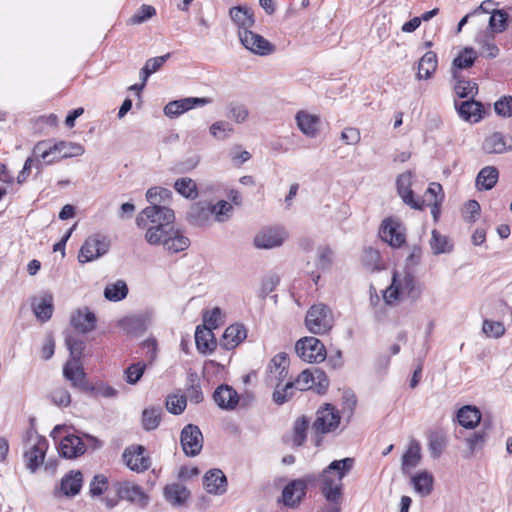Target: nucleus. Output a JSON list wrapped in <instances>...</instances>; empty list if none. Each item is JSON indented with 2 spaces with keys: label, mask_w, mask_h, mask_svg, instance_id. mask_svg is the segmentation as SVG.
Here are the masks:
<instances>
[{
  "label": "nucleus",
  "mask_w": 512,
  "mask_h": 512,
  "mask_svg": "<svg viewBox=\"0 0 512 512\" xmlns=\"http://www.w3.org/2000/svg\"><path fill=\"white\" fill-rule=\"evenodd\" d=\"M422 291V285L413 273L407 270L394 271L391 284L383 292V299L390 306L404 299L415 303L421 298Z\"/></svg>",
  "instance_id": "obj_1"
},
{
  "label": "nucleus",
  "mask_w": 512,
  "mask_h": 512,
  "mask_svg": "<svg viewBox=\"0 0 512 512\" xmlns=\"http://www.w3.org/2000/svg\"><path fill=\"white\" fill-rule=\"evenodd\" d=\"M353 458L332 461L319 475L321 492L326 500L341 499L342 480L351 471Z\"/></svg>",
  "instance_id": "obj_2"
},
{
  "label": "nucleus",
  "mask_w": 512,
  "mask_h": 512,
  "mask_svg": "<svg viewBox=\"0 0 512 512\" xmlns=\"http://www.w3.org/2000/svg\"><path fill=\"white\" fill-rule=\"evenodd\" d=\"M340 420L339 411L331 404H325L317 410L311 427L312 440L316 447L321 446L323 435L332 433L339 427Z\"/></svg>",
  "instance_id": "obj_3"
},
{
  "label": "nucleus",
  "mask_w": 512,
  "mask_h": 512,
  "mask_svg": "<svg viewBox=\"0 0 512 512\" xmlns=\"http://www.w3.org/2000/svg\"><path fill=\"white\" fill-rule=\"evenodd\" d=\"M46 145L45 142L37 143L33 153L48 164L62 158L81 156L84 153V147L74 142L60 141L50 147H46Z\"/></svg>",
  "instance_id": "obj_4"
},
{
  "label": "nucleus",
  "mask_w": 512,
  "mask_h": 512,
  "mask_svg": "<svg viewBox=\"0 0 512 512\" xmlns=\"http://www.w3.org/2000/svg\"><path fill=\"white\" fill-rule=\"evenodd\" d=\"M307 329L314 334L328 332L333 326V315L325 304H315L307 312L305 318Z\"/></svg>",
  "instance_id": "obj_5"
},
{
  "label": "nucleus",
  "mask_w": 512,
  "mask_h": 512,
  "mask_svg": "<svg viewBox=\"0 0 512 512\" xmlns=\"http://www.w3.org/2000/svg\"><path fill=\"white\" fill-rule=\"evenodd\" d=\"M27 444L29 448L24 453V459L26 461V467L34 473L43 464L46 450L48 448V442L46 438L40 436L34 432L28 433Z\"/></svg>",
  "instance_id": "obj_6"
},
{
  "label": "nucleus",
  "mask_w": 512,
  "mask_h": 512,
  "mask_svg": "<svg viewBox=\"0 0 512 512\" xmlns=\"http://www.w3.org/2000/svg\"><path fill=\"white\" fill-rule=\"evenodd\" d=\"M175 220L174 211L166 206H148L137 216L136 223L145 228L150 222L153 225L171 226Z\"/></svg>",
  "instance_id": "obj_7"
},
{
  "label": "nucleus",
  "mask_w": 512,
  "mask_h": 512,
  "mask_svg": "<svg viewBox=\"0 0 512 512\" xmlns=\"http://www.w3.org/2000/svg\"><path fill=\"white\" fill-rule=\"evenodd\" d=\"M295 351L303 361L309 363H319L326 358L325 346L316 337L301 338L296 342Z\"/></svg>",
  "instance_id": "obj_8"
},
{
  "label": "nucleus",
  "mask_w": 512,
  "mask_h": 512,
  "mask_svg": "<svg viewBox=\"0 0 512 512\" xmlns=\"http://www.w3.org/2000/svg\"><path fill=\"white\" fill-rule=\"evenodd\" d=\"M109 250V240L106 236L95 234L88 237L82 245L78 259L81 263L93 261Z\"/></svg>",
  "instance_id": "obj_9"
},
{
  "label": "nucleus",
  "mask_w": 512,
  "mask_h": 512,
  "mask_svg": "<svg viewBox=\"0 0 512 512\" xmlns=\"http://www.w3.org/2000/svg\"><path fill=\"white\" fill-rule=\"evenodd\" d=\"M116 493L120 499L129 501L140 508H146L150 502V496L140 485L132 481L118 482Z\"/></svg>",
  "instance_id": "obj_10"
},
{
  "label": "nucleus",
  "mask_w": 512,
  "mask_h": 512,
  "mask_svg": "<svg viewBox=\"0 0 512 512\" xmlns=\"http://www.w3.org/2000/svg\"><path fill=\"white\" fill-rule=\"evenodd\" d=\"M316 480L313 475H307L302 479H295L289 482L282 491L283 503L289 507H296L306 494L309 483Z\"/></svg>",
  "instance_id": "obj_11"
},
{
  "label": "nucleus",
  "mask_w": 512,
  "mask_h": 512,
  "mask_svg": "<svg viewBox=\"0 0 512 512\" xmlns=\"http://www.w3.org/2000/svg\"><path fill=\"white\" fill-rule=\"evenodd\" d=\"M180 443L187 456H197L203 447V435L199 427L193 424L184 426L180 435Z\"/></svg>",
  "instance_id": "obj_12"
},
{
  "label": "nucleus",
  "mask_w": 512,
  "mask_h": 512,
  "mask_svg": "<svg viewBox=\"0 0 512 512\" xmlns=\"http://www.w3.org/2000/svg\"><path fill=\"white\" fill-rule=\"evenodd\" d=\"M288 234L281 227H267L259 231L254 237V245L258 249H272L281 246Z\"/></svg>",
  "instance_id": "obj_13"
},
{
  "label": "nucleus",
  "mask_w": 512,
  "mask_h": 512,
  "mask_svg": "<svg viewBox=\"0 0 512 512\" xmlns=\"http://www.w3.org/2000/svg\"><path fill=\"white\" fill-rule=\"evenodd\" d=\"M145 447L142 445H135L127 447L122 455L125 465L132 471L144 472L151 466V459L145 455Z\"/></svg>",
  "instance_id": "obj_14"
},
{
  "label": "nucleus",
  "mask_w": 512,
  "mask_h": 512,
  "mask_svg": "<svg viewBox=\"0 0 512 512\" xmlns=\"http://www.w3.org/2000/svg\"><path fill=\"white\" fill-rule=\"evenodd\" d=\"M186 219L194 227L206 228L211 226L213 223L211 202L198 201L193 203L187 212Z\"/></svg>",
  "instance_id": "obj_15"
},
{
  "label": "nucleus",
  "mask_w": 512,
  "mask_h": 512,
  "mask_svg": "<svg viewBox=\"0 0 512 512\" xmlns=\"http://www.w3.org/2000/svg\"><path fill=\"white\" fill-rule=\"evenodd\" d=\"M240 42L252 53L260 56L270 55L275 51V46L260 34L250 31H243L240 34Z\"/></svg>",
  "instance_id": "obj_16"
},
{
  "label": "nucleus",
  "mask_w": 512,
  "mask_h": 512,
  "mask_svg": "<svg viewBox=\"0 0 512 512\" xmlns=\"http://www.w3.org/2000/svg\"><path fill=\"white\" fill-rule=\"evenodd\" d=\"M211 102H212V100L210 98H205V97H203V98L188 97V98H183L180 100H174V101L169 102L164 107V113L166 116L174 118V117H177V116L181 115L182 113H184L194 107L204 106Z\"/></svg>",
  "instance_id": "obj_17"
},
{
  "label": "nucleus",
  "mask_w": 512,
  "mask_h": 512,
  "mask_svg": "<svg viewBox=\"0 0 512 512\" xmlns=\"http://www.w3.org/2000/svg\"><path fill=\"white\" fill-rule=\"evenodd\" d=\"M289 359L286 353L275 355L267 367V381L270 385L282 382L288 374Z\"/></svg>",
  "instance_id": "obj_18"
},
{
  "label": "nucleus",
  "mask_w": 512,
  "mask_h": 512,
  "mask_svg": "<svg viewBox=\"0 0 512 512\" xmlns=\"http://www.w3.org/2000/svg\"><path fill=\"white\" fill-rule=\"evenodd\" d=\"M380 236L392 247H400L405 242V234L402 231L401 224L391 218L383 221Z\"/></svg>",
  "instance_id": "obj_19"
},
{
  "label": "nucleus",
  "mask_w": 512,
  "mask_h": 512,
  "mask_svg": "<svg viewBox=\"0 0 512 512\" xmlns=\"http://www.w3.org/2000/svg\"><path fill=\"white\" fill-rule=\"evenodd\" d=\"M411 172L400 174L396 181L397 191L403 202L414 209H422L425 201L414 199V193L411 190Z\"/></svg>",
  "instance_id": "obj_20"
},
{
  "label": "nucleus",
  "mask_w": 512,
  "mask_h": 512,
  "mask_svg": "<svg viewBox=\"0 0 512 512\" xmlns=\"http://www.w3.org/2000/svg\"><path fill=\"white\" fill-rule=\"evenodd\" d=\"M63 375L66 380L70 381L72 386L80 390L88 388L86 374L81 365V361L68 360L63 367Z\"/></svg>",
  "instance_id": "obj_21"
},
{
  "label": "nucleus",
  "mask_w": 512,
  "mask_h": 512,
  "mask_svg": "<svg viewBox=\"0 0 512 512\" xmlns=\"http://www.w3.org/2000/svg\"><path fill=\"white\" fill-rule=\"evenodd\" d=\"M213 399L217 406L223 410H233L239 402V396L231 386L222 384L213 393Z\"/></svg>",
  "instance_id": "obj_22"
},
{
  "label": "nucleus",
  "mask_w": 512,
  "mask_h": 512,
  "mask_svg": "<svg viewBox=\"0 0 512 512\" xmlns=\"http://www.w3.org/2000/svg\"><path fill=\"white\" fill-rule=\"evenodd\" d=\"M229 15L234 24L238 27L239 37L243 31H250V28H252L255 24L254 13L249 7H232L229 10Z\"/></svg>",
  "instance_id": "obj_23"
},
{
  "label": "nucleus",
  "mask_w": 512,
  "mask_h": 512,
  "mask_svg": "<svg viewBox=\"0 0 512 512\" xmlns=\"http://www.w3.org/2000/svg\"><path fill=\"white\" fill-rule=\"evenodd\" d=\"M482 149L488 154H502L512 150V139L500 132H494L485 138Z\"/></svg>",
  "instance_id": "obj_24"
},
{
  "label": "nucleus",
  "mask_w": 512,
  "mask_h": 512,
  "mask_svg": "<svg viewBox=\"0 0 512 512\" xmlns=\"http://www.w3.org/2000/svg\"><path fill=\"white\" fill-rule=\"evenodd\" d=\"M86 451L82 439L76 435H66L60 442L59 453L68 459L78 457Z\"/></svg>",
  "instance_id": "obj_25"
},
{
  "label": "nucleus",
  "mask_w": 512,
  "mask_h": 512,
  "mask_svg": "<svg viewBox=\"0 0 512 512\" xmlns=\"http://www.w3.org/2000/svg\"><path fill=\"white\" fill-rule=\"evenodd\" d=\"M296 123L299 130L307 137L314 138L318 134L320 118L317 115L301 110L296 116Z\"/></svg>",
  "instance_id": "obj_26"
},
{
  "label": "nucleus",
  "mask_w": 512,
  "mask_h": 512,
  "mask_svg": "<svg viewBox=\"0 0 512 512\" xmlns=\"http://www.w3.org/2000/svg\"><path fill=\"white\" fill-rule=\"evenodd\" d=\"M203 485L208 493L223 494L226 491L227 479L220 469H212L205 474Z\"/></svg>",
  "instance_id": "obj_27"
},
{
  "label": "nucleus",
  "mask_w": 512,
  "mask_h": 512,
  "mask_svg": "<svg viewBox=\"0 0 512 512\" xmlns=\"http://www.w3.org/2000/svg\"><path fill=\"white\" fill-rule=\"evenodd\" d=\"M71 324L75 329L82 333H88L96 326V316L92 311L85 307L77 310L72 315Z\"/></svg>",
  "instance_id": "obj_28"
},
{
  "label": "nucleus",
  "mask_w": 512,
  "mask_h": 512,
  "mask_svg": "<svg viewBox=\"0 0 512 512\" xmlns=\"http://www.w3.org/2000/svg\"><path fill=\"white\" fill-rule=\"evenodd\" d=\"M82 483V473L80 471L71 470L62 478L60 491L67 497H73L80 492Z\"/></svg>",
  "instance_id": "obj_29"
},
{
  "label": "nucleus",
  "mask_w": 512,
  "mask_h": 512,
  "mask_svg": "<svg viewBox=\"0 0 512 512\" xmlns=\"http://www.w3.org/2000/svg\"><path fill=\"white\" fill-rule=\"evenodd\" d=\"M455 107L460 117L466 121L478 122L482 118L483 106L473 98L460 104L455 103Z\"/></svg>",
  "instance_id": "obj_30"
},
{
  "label": "nucleus",
  "mask_w": 512,
  "mask_h": 512,
  "mask_svg": "<svg viewBox=\"0 0 512 512\" xmlns=\"http://www.w3.org/2000/svg\"><path fill=\"white\" fill-rule=\"evenodd\" d=\"M246 336V329L243 325H230L223 334L221 346L227 350L233 349L238 346Z\"/></svg>",
  "instance_id": "obj_31"
},
{
  "label": "nucleus",
  "mask_w": 512,
  "mask_h": 512,
  "mask_svg": "<svg viewBox=\"0 0 512 512\" xmlns=\"http://www.w3.org/2000/svg\"><path fill=\"white\" fill-rule=\"evenodd\" d=\"M190 245L188 237L184 236L178 229L170 227L168 237L164 239V248L171 253H178L186 250Z\"/></svg>",
  "instance_id": "obj_32"
},
{
  "label": "nucleus",
  "mask_w": 512,
  "mask_h": 512,
  "mask_svg": "<svg viewBox=\"0 0 512 512\" xmlns=\"http://www.w3.org/2000/svg\"><path fill=\"white\" fill-rule=\"evenodd\" d=\"M165 499L173 506H181L190 496L189 490L181 483H172L164 488Z\"/></svg>",
  "instance_id": "obj_33"
},
{
  "label": "nucleus",
  "mask_w": 512,
  "mask_h": 512,
  "mask_svg": "<svg viewBox=\"0 0 512 512\" xmlns=\"http://www.w3.org/2000/svg\"><path fill=\"white\" fill-rule=\"evenodd\" d=\"M195 342L200 353H211L216 348V340L212 329L198 326L195 331Z\"/></svg>",
  "instance_id": "obj_34"
},
{
  "label": "nucleus",
  "mask_w": 512,
  "mask_h": 512,
  "mask_svg": "<svg viewBox=\"0 0 512 512\" xmlns=\"http://www.w3.org/2000/svg\"><path fill=\"white\" fill-rule=\"evenodd\" d=\"M438 65L437 55L433 51L426 52L418 63L417 79H430Z\"/></svg>",
  "instance_id": "obj_35"
},
{
  "label": "nucleus",
  "mask_w": 512,
  "mask_h": 512,
  "mask_svg": "<svg viewBox=\"0 0 512 512\" xmlns=\"http://www.w3.org/2000/svg\"><path fill=\"white\" fill-rule=\"evenodd\" d=\"M32 309L35 316L42 322L48 321L53 312V296L45 294L38 300L35 299L32 303Z\"/></svg>",
  "instance_id": "obj_36"
},
{
  "label": "nucleus",
  "mask_w": 512,
  "mask_h": 512,
  "mask_svg": "<svg viewBox=\"0 0 512 512\" xmlns=\"http://www.w3.org/2000/svg\"><path fill=\"white\" fill-rule=\"evenodd\" d=\"M420 445L413 441L410 443L407 451L402 456L401 469L404 474H409L421 460Z\"/></svg>",
  "instance_id": "obj_37"
},
{
  "label": "nucleus",
  "mask_w": 512,
  "mask_h": 512,
  "mask_svg": "<svg viewBox=\"0 0 512 512\" xmlns=\"http://www.w3.org/2000/svg\"><path fill=\"white\" fill-rule=\"evenodd\" d=\"M488 439V433L485 429L475 431L471 433L465 439V443L468 447L467 452L465 453V458H471L475 453L483 450Z\"/></svg>",
  "instance_id": "obj_38"
},
{
  "label": "nucleus",
  "mask_w": 512,
  "mask_h": 512,
  "mask_svg": "<svg viewBox=\"0 0 512 512\" xmlns=\"http://www.w3.org/2000/svg\"><path fill=\"white\" fill-rule=\"evenodd\" d=\"M457 420L461 426L472 429L480 422L481 413L475 406L467 405L458 410Z\"/></svg>",
  "instance_id": "obj_39"
},
{
  "label": "nucleus",
  "mask_w": 512,
  "mask_h": 512,
  "mask_svg": "<svg viewBox=\"0 0 512 512\" xmlns=\"http://www.w3.org/2000/svg\"><path fill=\"white\" fill-rule=\"evenodd\" d=\"M498 178L499 172L496 167H484L476 177V186L479 190H490L496 185Z\"/></svg>",
  "instance_id": "obj_40"
},
{
  "label": "nucleus",
  "mask_w": 512,
  "mask_h": 512,
  "mask_svg": "<svg viewBox=\"0 0 512 512\" xmlns=\"http://www.w3.org/2000/svg\"><path fill=\"white\" fill-rule=\"evenodd\" d=\"M174 189L184 198L194 200L198 197L196 182L188 177H182L175 181Z\"/></svg>",
  "instance_id": "obj_41"
},
{
  "label": "nucleus",
  "mask_w": 512,
  "mask_h": 512,
  "mask_svg": "<svg viewBox=\"0 0 512 512\" xmlns=\"http://www.w3.org/2000/svg\"><path fill=\"white\" fill-rule=\"evenodd\" d=\"M494 34L484 33L476 38V42L480 45L481 54L487 58L493 59L499 55V48L494 42Z\"/></svg>",
  "instance_id": "obj_42"
},
{
  "label": "nucleus",
  "mask_w": 512,
  "mask_h": 512,
  "mask_svg": "<svg viewBox=\"0 0 512 512\" xmlns=\"http://www.w3.org/2000/svg\"><path fill=\"white\" fill-rule=\"evenodd\" d=\"M119 325L126 334L133 336L142 334L146 329L144 319L140 316L125 317Z\"/></svg>",
  "instance_id": "obj_43"
},
{
  "label": "nucleus",
  "mask_w": 512,
  "mask_h": 512,
  "mask_svg": "<svg viewBox=\"0 0 512 512\" xmlns=\"http://www.w3.org/2000/svg\"><path fill=\"white\" fill-rule=\"evenodd\" d=\"M509 14L504 9H494L489 19L491 33H503L508 28Z\"/></svg>",
  "instance_id": "obj_44"
},
{
  "label": "nucleus",
  "mask_w": 512,
  "mask_h": 512,
  "mask_svg": "<svg viewBox=\"0 0 512 512\" xmlns=\"http://www.w3.org/2000/svg\"><path fill=\"white\" fill-rule=\"evenodd\" d=\"M430 247L434 255L450 253L453 249V245L447 236L442 235L437 230H433L431 233Z\"/></svg>",
  "instance_id": "obj_45"
},
{
  "label": "nucleus",
  "mask_w": 512,
  "mask_h": 512,
  "mask_svg": "<svg viewBox=\"0 0 512 512\" xmlns=\"http://www.w3.org/2000/svg\"><path fill=\"white\" fill-rule=\"evenodd\" d=\"M162 409L160 406L149 407L142 412V425L146 431L156 429L161 421Z\"/></svg>",
  "instance_id": "obj_46"
},
{
  "label": "nucleus",
  "mask_w": 512,
  "mask_h": 512,
  "mask_svg": "<svg viewBox=\"0 0 512 512\" xmlns=\"http://www.w3.org/2000/svg\"><path fill=\"white\" fill-rule=\"evenodd\" d=\"M416 492L423 496L429 495L432 491L433 476L427 471L414 475L411 479Z\"/></svg>",
  "instance_id": "obj_47"
},
{
  "label": "nucleus",
  "mask_w": 512,
  "mask_h": 512,
  "mask_svg": "<svg viewBox=\"0 0 512 512\" xmlns=\"http://www.w3.org/2000/svg\"><path fill=\"white\" fill-rule=\"evenodd\" d=\"M281 383L282 382L273 384L275 385V390L272 399L277 405H282L289 401L293 397L294 390L296 389L294 383L291 381L287 382L285 385Z\"/></svg>",
  "instance_id": "obj_48"
},
{
  "label": "nucleus",
  "mask_w": 512,
  "mask_h": 512,
  "mask_svg": "<svg viewBox=\"0 0 512 512\" xmlns=\"http://www.w3.org/2000/svg\"><path fill=\"white\" fill-rule=\"evenodd\" d=\"M211 212L213 220L224 223L231 218L233 206L225 200H220L215 204L211 203Z\"/></svg>",
  "instance_id": "obj_49"
},
{
  "label": "nucleus",
  "mask_w": 512,
  "mask_h": 512,
  "mask_svg": "<svg viewBox=\"0 0 512 512\" xmlns=\"http://www.w3.org/2000/svg\"><path fill=\"white\" fill-rule=\"evenodd\" d=\"M171 226L152 225L147 229L145 239L151 245L164 244V239L168 237Z\"/></svg>",
  "instance_id": "obj_50"
},
{
  "label": "nucleus",
  "mask_w": 512,
  "mask_h": 512,
  "mask_svg": "<svg viewBox=\"0 0 512 512\" xmlns=\"http://www.w3.org/2000/svg\"><path fill=\"white\" fill-rule=\"evenodd\" d=\"M128 287L122 280H118L116 283L109 284L104 290V296L110 301H120L127 296Z\"/></svg>",
  "instance_id": "obj_51"
},
{
  "label": "nucleus",
  "mask_w": 512,
  "mask_h": 512,
  "mask_svg": "<svg viewBox=\"0 0 512 512\" xmlns=\"http://www.w3.org/2000/svg\"><path fill=\"white\" fill-rule=\"evenodd\" d=\"M310 426V421L306 416H301L294 422V435L293 442L297 446H302L307 437V430Z\"/></svg>",
  "instance_id": "obj_52"
},
{
  "label": "nucleus",
  "mask_w": 512,
  "mask_h": 512,
  "mask_svg": "<svg viewBox=\"0 0 512 512\" xmlns=\"http://www.w3.org/2000/svg\"><path fill=\"white\" fill-rule=\"evenodd\" d=\"M171 197L172 192L162 187H152L146 193V199L151 206H161L160 203L169 200Z\"/></svg>",
  "instance_id": "obj_53"
},
{
  "label": "nucleus",
  "mask_w": 512,
  "mask_h": 512,
  "mask_svg": "<svg viewBox=\"0 0 512 512\" xmlns=\"http://www.w3.org/2000/svg\"><path fill=\"white\" fill-rule=\"evenodd\" d=\"M477 58L476 51L471 47L464 48L454 59L453 66L458 69H466L471 67Z\"/></svg>",
  "instance_id": "obj_54"
},
{
  "label": "nucleus",
  "mask_w": 512,
  "mask_h": 512,
  "mask_svg": "<svg viewBox=\"0 0 512 512\" xmlns=\"http://www.w3.org/2000/svg\"><path fill=\"white\" fill-rule=\"evenodd\" d=\"M189 387L187 388L186 398L191 402L198 404L203 400V393L198 381L196 373H189L188 375Z\"/></svg>",
  "instance_id": "obj_55"
},
{
  "label": "nucleus",
  "mask_w": 512,
  "mask_h": 512,
  "mask_svg": "<svg viewBox=\"0 0 512 512\" xmlns=\"http://www.w3.org/2000/svg\"><path fill=\"white\" fill-rule=\"evenodd\" d=\"M146 369L144 362L132 363L124 371L125 381L130 385H135L143 376Z\"/></svg>",
  "instance_id": "obj_56"
},
{
  "label": "nucleus",
  "mask_w": 512,
  "mask_h": 512,
  "mask_svg": "<svg viewBox=\"0 0 512 512\" xmlns=\"http://www.w3.org/2000/svg\"><path fill=\"white\" fill-rule=\"evenodd\" d=\"M454 91L460 98H474L478 92L477 84L469 80H458Z\"/></svg>",
  "instance_id": "obj_57"
},
{
  "label": "nucleus",
  "mask_w": 512,
  "mask_h": 512,
  "mask_svg": "<svg viewBox=\"0 0 512 512\" xmlns=\"http://www.w3.org/2000/svg\"><path fill=\"white\" fill-rule=\"evenodd\" d=\"M66 345L70 352V359L72 361H81L82 353L85 348L84 342L76 337H66Z\"/></svg>",
  "instance_id": "obj_58"
},
{
  "label": "nucleus",
  "mask_w": 512,
  "mask_h": 512,
  "mask_svg": "<svg viewBox=\"0 0 512 512\" xmlns=\"http://www.w3.org/2000/svg\"><path fill=\"white\" fill-rule=\"evenodd\" d=\"M186 405L187 398L185 395H170L166 400L167 410L174 415L181 414L185 410Z\"/></svg>",
  "instance_id": "obj_59"
},
{
  "label": "nucleus",
  "mask_w": 512,
  "mask_h": 512,
  "mask_svg": "<svg viewBox=\"0 0 512 512\" xmlns=\"http://www.w3.org/2000/svg\"><path fill=\"white\" fill-rule=\"evenodd\" d=\"M249 111L247 107L240 103H230L228 106V117L236 123H243L247 120Z\"/></svg>",
  "instance_id": "obj_60"
},
{
  "label": "nucleus",
  "mask_w": 512,
  "mask_h": 512,
  "mask_svg": "<svg viewBox=\"0 0 512 512\" xmlns=\"http://www.w3.org/2000/svg\"><path fill=\"white\" fill-rule=\"evenodd\" d=\"M50 400L59 407H67L71 403L70 393L62 387L53 389L49 394Z\"/></svg>",
  "instance_id": "obj_61"
},
{
  "label": "nucleus",
  "mask_w": 512,
  "mask_h": 512,
  "mask_svg": "<svg viewBox=\"0 0 512 512\" xmlns=\"http://www.w3.org/2000/svg\"><path fill=\"white\" fill-rule=\"evenodd\" d=\"M379 260H380V254L377 250H375L371 247L365 249L362 261H363L364 266L368 270H370V271L379 270L380 269Z\"/></svg>",
  "instance_id": "obj_62"
},
{
  "label": "nucleus",
  "mask_w": 512,
  "mask_h": 512,
  "mask_svg": "<svg viewBox=\"0 0 512 512\" xmlns=\"http://www.w3.org/2000/svg\"><path fill=\"white\" fill-rule=\"evenodd\" d=\"M293 383L295 385V388L300 391L314 389V382L313 376L311 374V369H306L302 371Z\"/></svg>",
  "instance_id": "obj_63"
},
{
  "label": "nucleus",
  "mask_w": 512,
  "mask_h": 512,
  "mask_svg": "<svg viewBox=\"0 0 512 512\" xmlns=\"http://www.w3.org/2000/svg\"><path fill=\"white\" fill-rule=\"evenodd\" d=\"M495 112L502 117L512 115V96H504L494 104Z\"/></svg>",
  "instance_id": "obj_64"
}]
</instances>
